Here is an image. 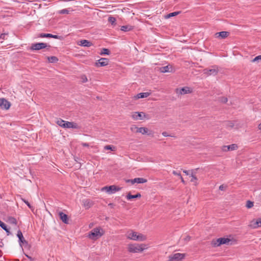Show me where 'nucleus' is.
I'll return each instance as SVG.
<instances>
[{
    "mask_svg": "<svg viewBox=\"0 0 261 261\" xmlns=\"http://www.w3.org/2000/svg\"><path fill=\"white\" fill-rule=\"evenodd\" d=\"M237 243V241L234 239H230L227 238H219L216 240H213L212 241V245L213 247H218L223 244L228 245H232Z\"/></svg>",
    "mask_w": 261,
    "mask_h": 261,
    "instance_id": "1",
    "label": "nucleus"
},
{
    "mask_svg": "<svg viewBox=\"0 0 261 261\" xmlns=\"http://www.w3.org/2000/svg\"><path fill=\"white\" fill-rule=\"evenodd\" d=\"M56 123L60 126L64 128H79L78 124L73 122H69L65 121L61 118L57 120Z\"/></svg>",
    "mask_w": 261,
    "mask_h": 261,
    "instance_id": "2",
    "label": "nucleus"
},
{
    "mask_svg": "<svg viewBox=\"0 0 261 261\" xmlns=\"http://www.w3.org/2000/svg\"><path fill=\"white\" fill-rule=\"evenodd\" d=\"M103 233L104 232L101 228L96 227L89 232L88 237L91 240L95 241L100 238Z\"/></svg>",
    "mask_w": 261,
    "mask_h": 261,
    "instance_id": "3",
    "label": "nucleus"
},
{
    "mask_svg": "<svg viewBox=\"0 0 261 261\" xmlns=\"http://www.w3.org/2000/svg\"><path fill=\"white\" fill-rule=\"evenodd\" d=\"M146 245L142 244H130L128 247V251L129 252L137 253L143 251L146 248Z\"/></svg>",
    "mask_w": 261,
    "mask_h": 261,
    "instance_id": "4",
    "label": "nucleus"
},
{
    "mask_svg": "<svg viewBox=\"0 0 261 261\" xmlns=\"http://www.w3.org/2000/svg\"><path fill=\"white\" fill-rule=\"evenodd\" d=\"M128 238L130 240L141 241H145L146 239V237L143 234L141 233L137 234V233L134 231H132L128 233Z\"/></svg>",
    "mask_w": 261,
    "mask_h": 261,
    "instance_id": "5",
    "label": "nucleus"
},
{
    "mask_svg": "<svg viewBox=\"0 0 261 261\" xmlns=\"http://www.w3.org/2000/svg\"><path fill=\"white\" fill-rule=\"evenodd\" d=\"M48 47V49L50 47L49 45H47L45 43L39 42L32 44L30 49L32 50H38L40 49H44Z\"/></svg>",
    "mask_w": 261,
    "mask_h": 261,
    "instance_id": "6",
    "label": "nucleus"
},
{
    "mask_svg": "<svg viewBox=\"0 0 261 261\" xmlns=\"http://www.w3.org/2000/svg\"><path fill=\"white\" fill-rule=\"evenodd\" d=\"M121 189V188L116 186L115 185H112L110 186H105L102 188L101 190L105 191L108 193L111 194L120 191Z\"/></svg>",
    "mask_w": 261,
    "mask_h": 261,
    "instance_id": "7",
    "label": "nucleus"
},
{
    "mask_svg": "<svg viewBox=\"0 0 261 261\" xmlns=\"http://www.w3.org/2000/svg\"><path fill=\"white\" fill-rule=\"evenodd\" d=\"M17 236L18 238V241L21 247H22V245H24V247H30L28 242L24 239L22 233L20 230H18Z\"/></svg>",
    "mask_w": 261,
    "mask_h": 261,
    "instance_id": "8",
    "label": "nucleus"
},
{
    "mask_svg": "<svg viewBox=\"0 0 261 261\" xmlns=\"http://www.w3.org/2000/svg\"><path fill=\"white\" fill-rule=\"evenodd\" d=\"M219 72L218 67L217 66H213L212 69L205 68L203 70V73L207 75H216Z\"/></svg>",
    "mask_w": 261,
    "mask_h": 261,
    "instance_id": "9",
    "label": "nucleus"
},
{
    "mask_svg": "<svg viewBox=\"0 0 261 261\" xmlns=\"http://www.w3.org/2000/svg\"><path fill=\"white\" fill-rule=\"evenodd\" d=\"M185 254L176 253L169 256L167 261H180L185 257Z\"/></svg>",
    "mask_w": 261,
    "mask_h": 261,
    "instance_id": "10",
    "label": "nucleus"
},
{
    "mask_svg": "<svg viewBox=\"0 0 261 261\" xmlns=\"http://www.w3.org/2000/svg\"><path fill=\"white\" fill-rule=\"evenodd\" d=\"M132 117L134 119H135V120H138V119L143 120L146 118H147V119L148 118V115H146L145 113H144L143 112H137L134 113V114H133L132 115Z\"/></svg>",
    "mask_w": 261,
    "mask_h": 261,
    "instance_id": "11",
    "label": "nucleus"
},
{
    "mask_svg": "<svg viewBox=\"0 0 261 261\" xmlns=\"http://www.w3.org/2000/svg\"><path fill=\"white\" fill-rule=\"evenodd\" d=\"M11 106V103L5 98H0V108L3 110H8Z\"/></svg>",
    "mask_w": 261,
    "mask_h": 261,
    "instance_id": "12",
    "label": "nucleus"
},
{
    "mask_svg": "<svg viewBox=\"0 0 261 261\" xmlns=\"http://www.w3.org/2000/svg\"><path fill=\"white\" fill-rule=\"evenodd\" d=\"M109 60L108 59L101 58L95 63L97 67H102L108 65Z\"/></svg>",
    "mask_w": 261,
    "mask_h": 261,
    "instance_id": "13",
    "label": "nucleus"
},
{
    "mask_svg": "<svg viewBox=\"0 0 261 261\" xmlns=\"http://www.w3.org/2000/svg\"><path fill=\"white\" fill-rule=\"evenodd\" d=\"M38 37L41 38H52L58 39H60L61 37L60 36L53 35L49 33H41L39 34Z\"/></svg>",
    "mask_w": 261,
    "mask_h": 261,
    "instance_id": "14",
    "label": "nucleus"
},
{
    "mask_svg": "<svg viewBox=\"0 0 261 261\" xmlns=\"http://www.w3.org/2000/svg\"><path fill=\"white\" fill-rule=\"evenodd\" d=\"M77 44L80 46L84 47H90L92 46L93 44L92 42L88 40H81L77 42Z\"/></svg>",
    "mask_w": 261,
    "mask_h": 261,
    "instance_id": "15",
    "label": "nucleus"
},
{
    "mask_svg": "<svg viewBox=\"0 0 261 261\" xmlns=\"http://www.w3.org/2000/svg\"><path fill=\"white\" fill-rule=\"evenodd\" d=\"M238 148L237 144H232L229 145L223 146L222 150L224 151H228L229 150H234L237 149Z\"/></svg>",
    "mask_w": 261,
    "mask_h": 261,
    "instance_id": "16",
    "label": "nucleus"
},
{
    "mask_svg": "<svg viewBox=\"0 0 261 261\" xmlns=\"http://www.w3.org/2000/svg\"><path fill=\"white\" fill-rule=\"evenodd\" d=\"M229 35V32L226 31H222L216 33L215 35L216 38L220 39H225Z\"/></svg>",
    "mask_w": 261,
    "mask_h": 261,
    "instance_id": "17",
    "label": "nucleus"
},
{
    "mask_svg": "<svg viewBox=\"0 0 261 261\" xmlns=\"http://www.w3.org/2000/svg\"><path fill=\"white\" fill-rule=\"evenodd\" d=\"M192 92V89L189 87H184L179 90V93L181 95L191 93Z\"/></svg>",
    "mask_w": 261,
    "mask_h": 261,
    "instance_id": "18",
    "label": "nucleus"
},
{
    "mask_svg": "<svg viewBox=\"0 0 261 261\" xmlns=\"http://www.w3.org/2000/svg\"><path fill=\"white\" fill-rule=\"evenodd\" d=\"M59 216L60 217V219L63 223L68 224V216L67 215L64 214L62 212H60L59 213Z\"/></svg>",
    "mask_w": 261,
    "mask_h": 261,
    "instance_id": "19",
    "label": "nucleus"
},
{
    "mask_svg": "<svg viewBox=\"0 0 261 261\" xmlns=\"http://www.w3.org/2000/svg\"><path fill=\"white\" fill-rule=\"evenodd\" d=\"M160 70L162 73L170 72L172 71V66L170 65L160 67Z\"/></svg>",
    "mask_w": 261,
    "mask_h": 261,
    "instance_id": "20",
    "label": "nucleus"
},
{
    "mask_svg": "<svg viewBox=\"0 0 261 261\" xmlns=\"http://www.w3.org/2000/svg\"><path fill=\"white\" fill-rule=\"evenodd\" d=\"M150 93L148 92H142V93H140L137 94L136 95H135L134 97L135 99H138L139 98H143L147 97L148 96H149L150 95Z\"/></svg>",
    "mask_w": 261,
    "mask_h": 261,
    "instance_id": "21",
    "label": "nucleus"
},
{
    "mask_svg": "<svg viewBox=\"0 0 261 261\" xmlns=\"http://www.w3.org/2000/svg\"><path fill=\"white\" fill-rule=\"evenodd\" d=\"M141 197V195L140 193H137L136 195H132L130 193H128L126 195V198L128 200L132 199L139 198Z\"/></svg>",
    "mask_w": 261,
    "mask_h": 261,
    "instance_id": "22",
    "label": "nucleus"
},
{
    "mask_svg": "<svg viewBox=\"0 0 261 261\" xmlns=\"http://www.w3.org/2000/svg\"><path fill=\"white\" fill-rule=\"evenodd\" d=\"M7 222L11 224L16 225L17 224V220L13 217L9 216L7 218Z\"/></svg>",
    "mask_w": 261,
    "mask_h": 261,
    "instance_id": "23",
    "label": "nucleus"
},
{
    "mask_svg": "<svg viewBox=\"0 0 261 261\" xmlns=\"http://www.w3.org/2000/svg\"><path fill=\"white\" fill-rule=\"evenodd\" d=\"M0 226L6 232L8 236H9L11 233L9 229L7 228V226L6 225V224L3 222L1 220Z\"/></svg>",
    "mask_w": 261,
    "mask_h": 261,
    "instance_id": "24",
    "label": "nucleus"
},
{
    "mask_svg": "<svg viewBox=\"0 0 261 261\" xmlns=\"http://www.w3.org/2000/svg\"><path fill=\"white\" fill-rule=\"evenodd\" d=\"M134 181L135 182V183L143 184L146 182L147 180L142 177H137L134 179Z\"/></svg>",
    "mask_w": 261,
    "mask_h": 261,
    "instance_id": "25",
    "label": "nucleus"
},
{
    "mask_svg": "<svg viewBox=\"0 0 261 261\" xmlns=\"http://www.w3.org/2000/svg\"><path fill=\"white\" fill-rule=\"evenodd\" d=\"M148 128L146 127H138L136 130V133H141L143 135H145L148 132Z\"/></svg>",
    "mask_w": 261,
    "mask_h": 261,
    "instance_id": "26",
    "label": "nucleus"
},
{
    "mask_svg": "<svg viewBox=\"0 0 261 261\" xmlns=\"http://www.w3.org/2000/svg\"><path fill=\"white\" fill-rule=\"evenodd\" d=\"M133 27L130 25H123L121 27L120 30L123 32H128L133 30Z\"/></svg>",
    "mask_w": 261,
    "mask_h": 261,
    "instance_id": "27",
    "label": "nucleus"
},
{
    "mask_svg": "<svg viewBox=\"0 0 261 261\" xmlns=\"http://www.w3.org/2000/svg\"><path fill=\"white\" fill-rule=\"evenodd\" d=\"M47 60L49 63H57L59 61L58 58L56 56L48 57Z\"/></svg>",
    "mask_w": 261,
    "mask_h": 261,
    "instance_id": "28",
    "label": "nucleus"
},
{
    "mask_svg": "<svg viewBox=\"0 0 261 261\" xmlns=\"http://www.w3.org/2000/svg\"><path fill=\"white\" fill-rule=\"evenodd\" d=\"M84 205L87 208L90 207L92 205V201L89 199H85L83 200Z\"/></svg>",
    "mask_w": 261,
    "mask_h": 261,
    "instance_id": "29",
    "label": "nucleus"
},
{
    "mask_svg": "<svg viewBox=\"0 0 261 261\" xmlns=\"http://www.w3.org/2000/svg\"><path fill=\"white\" fill-rule=\"evenodd\" d=\"M110 53H111L110 50L109 49L106 48H103L101 50V52H100V54L101 55H109L110 54Z\"/></svg>",
    "mask_w": 261,
    "mask_h": 261,
    "instance_id": "30",
    "label": "nucleus"
},
{
    "mask_svg": "<svg viewBox=\"0 0 261 261\" xmlns=\"http://www.w3.org/2000/svg\"><path fill=\"white\" fill-rule=\"evenodd\" d=\"M225 126L227 128H231L234 126V123L232 121H228L225 122Z\"/></svg>",
    "mask_w": 261,
    "mask_h": 261,
    "instance_id": "31",
    "label": "nucleus"
},
{
    "mask_svg": "<svg viewBox=\"0 0 261 261\" xmlns=\"http://www.w3.org/2000/svg\"><path fill=\"white\" fill-rule=\"evenodd\" d=\"M192 172V173H191V177H192V178L191 179V182H195V185L196 186L197 185V182H196V181L197 180V178L196 177V176L193 174V170H192L191 171Z\"/></svg>",
    "mask_w": 261,
    "mask_h": 261,
    "instance_id": "32",
    "label": "nucleus"
},
{
    "mask_svg": "<svg viewBox=\"0 0 261 261\" xmlns=\"http://www.w3.org/2000/svg\"><path fill=\"white\" fill-rule=\"evenodd\" d=\"M261 226V218H258L257 220H256V222L254 224L253 227L254 228H257L258 227Z\"/></svg>",
    "mask_w": 261,
    "mask_h": 261,
    "instance_id": "33",
    "label": "nucleus"
},
{
    "mask_svg": "<svg viewBox=\"0 0 261 261\" xmlns=\"http://www.w3.org/2000/svg\"><path fill=\"white\" fill-rule=\"evenodd\" d=\"M104 149L105 150H110L112 151H114L116 149V147L113 145H106L104 147Z\"/></svg>",
    "mask_w": 261,
    "mask_h": 261,
    "instance_id": "34",
    "label": "nucleus"
},
{
    "mask_svg": "<svg viewBox=\"0 0 261 261\" xmlns=\"http://www.w3.org/2000/svg\"><path fill=\"white\" fill-rule=\"evenodd\" d=\"M179 13H180V12H179V11L172 12V13H170L168 14L167 15V18H170V17H173V16H176L177 15H178Z\"/></svg>",
    "mask_w": 261,
    "mask_h": 261,
    "instance_id": "35",
    "label": "nucleus"
},
{
    "mask_svg": "<svg viewBox=\"0 0 261 261\" xmlns=\"http://www.w3.org/2000/svg\"><path fill=\"white\" fill-rule=\"evenodd\" d=\"M253 202L250 201V200H248L247 201V203H246V207L248 208H251L252 207H253Z\"/></svg>",
    "mask_w": 261,
    "mask_h": 261,
    "instance_id": "36",
    "label": "nucleus"
},
{
    "mask_svg": "<svg viewBox=\"0 0 261 261\" xmlns=\"http://www.w3.org/2000/svg\"><path fill=\"white\" fill-rule=\"evenodd\" d=\"M108 21L109 22H110L112 24H114L116 22V18L114 17H109L108 18Z\"/></svg>",
    "mask_w": 261,
    "mask_h": 261,
    "instance_id": "37",
    "label": "nucleus"
},
{
    "mask_svg": "<svg viewBox=\"0 0 261 261\" xmlns=\"http://www.w3.org/2000/svg\"><path fill=\"white\" fill-rule=\"evenodd\" d=\"M259 61H261V55L256 56L255 57L252 61V62H259Z\"/></svg>",
    "mask_w": 261,
    "mask_h": 261,
    "instance_id": "38",
    "label": "nucleus"
},
{
    "mask_svg": "<svg viewBox=\"0 0 261 261\" xmlns=\"http://www.w3.org/2000/svg\"><path fill=\"white\" fill-rule=\"evenodd\" d=\"M219 100L223 103H225L227 102L228 99L226 97H221L219 98Z\"/></svg>",
    "mask_w": 261,
    "mask_h": 261,
    "instance_id": "39",
    "label": "nucleus"
},
{
    "mask_svg": "<svg viewBox=\"0 0 261 261\" xmlns=\"http://www.w3.org/2000/svg\"><path fill=\"white\" fill-rule=\"evenodd\" d=\"M69 11L66 9H62L60 11V13L62 14H68Z\"/></svg>",
    "mask_w": 261,
    "mask_h": 261,
    "instance_id": "40",
    "label": "nucleus"
},
{
    "mask_svg": "<svg viewBox=\"0 0 261 261\" xmlns=\"http://www.w3.org/2000/svg\"><path fill=\"white\" fill-rule=\"evenodd\" d=\"M8 33H2L0 35V39L2 40L6 39V37L8 36Z\"/></svg>",
    "mask_w": 261,
    "mask_h": 261,
    "instance_id": "41",
    "label": "nucleus"
},
{
    "mask_svg": "<svg viewBox=\"0 0 261 261\" xmlns=\"http://www.w3.org/2000/svg\"><path fill=\"white\" fill-rule=\"evenodd\" d=\"M22 200L28 205V206L30 208H32L33 207V206H31V205L30 204V203L28 202V201L26 200L25 199H23L22 198Z\"/></svg>",
    "mask_w": 261,
    "mask_h": 261,
    "instance_id": "42",
    "label": "nucleus"
},
{
    "mask_svg": "<svg viewBox=\"0 0 261 261\" xmlns=\"http://www.w3.org/2000/svg\"><path fill=\"white\" fill-rule=\"evenodd\" d=\"M81 78L83 80V81H82L83 83H85V82H87V81H88L87 78L85 75H82Z\"/></svg>",
    "mask_w": 261,
    "mask_h": 261,
    "instance_id": "43",
    "label": "nucleus"
},
{
    "mask_svg": "<svg viewBox=\"0 0 261 261\" xmlns=\"http://www.w3.org/2000/svg\"><path fill=\"white\" fill-rule=\"evenodd\" d=\"M137 128H138V127L137 126H136V125H133L131 127H130V129L132 132H134L135 130H137Z\"/></svg>",
    "mask_w": 261,
    "mask_h": 261,
    "instance_id": "44",
    "label": "nucleus"
},
{
    "mask_svg": "<svg viewBox=\"0 0 261 261\" xmlns=\"http://www.w3.org/2000/svg\"><path fill=\"white\" fill-rule=\"evenodd\" d=\"M162 135L164 137H168V136H170V137H173L171 135H168V133L167 132H164L162 133Z\"/></svg>",
    "mask_w": 261,
    "mask_h": 261,
    "instance_id": "45",
    "label": "nucleus"
},
{
    "mask_svg": "<svg viewBox=\"0 0 261 261\" xmlns=\"http://www.w3.org/2000/svg\"><path fill=\"white\" fill-rule=\"evenodd\" d=\"M173 174L175 175H177L179 177H180L181 176L180 173H178L177 171H173Z\"/></svg>",
    "mask_w": 261,
    "mask_h": 261,
    "instance_id": "46",
    "label": "nucleus"
},
{
    "mask_svg": "<svg viewBox=\"0 0 261 261\" xmlns=\"http://www.w3.org/2000/svg\"><path fill=\"white\" fill-rule=\"evenodd\" d=\"M226 189V187L224 186L223 185L220 186L219 189L221 191H224Z\"/></svg>",
    "mask_w": 261,
    "mask_h": 261,
    "instance_id": "47",
    "label": "nucleus"
},
{
    "mask_svg": "<svg viewBox=\"0 0 261 261\" xmlns=\"http://www.w3.org/2000/svg\"><path fill=\"white\" fill-rule=\"evenodd\" d=\"M81 145H82L83 147H89V145L87 143L82 142L81 143Z\"/></svg>",
    "mask_w": 261,
    "mask_h": 261,
    "instance_id": "48",
    "label": "nucleus"
},
{
    "mask_svg": "<svg viewBox=\"0 0 261 261\" xmlns=\"http://www.w3.org/2000/svg\"><path fill=\"white\" fill-rule=\"evenodd\" d=\"M191 239V237L190 236H187L185 239V241H186V242H188L189 241H190Z\"/></svg>",
    "mask_w": 261,
    "mask_h": 261,
    "instance_id": "49",
    "label": "nucleus"
},
{
    "mask_svg": "<svg viewBox=\"0 0 261 261\" xmlns=\"http://www.w3.org/2000/svg\"><path fill=\"white\" fill-rule=\"evenodd\" d=\"M25 254V256L27 257H28L30 260H33V258L32 257H31L30 256L28 255L27 254Z\"/></svg>",
    "mask_w": 261,
    "mask_h": 261,
    "instance_id": "50",
    "label": "nucleus"
},
{
    "mask_svg": "<svg viewBox=\"0 0 261 261\" xmlns=\"http://www.w3.org/2000/svg\"><path fill=\"white\" fill-rule=\"evenodd\" d=\"M127 182H130L132 183V184H134L135 183V182L134 181V179H128L127 180Z\"/></svg>",
    "mask_w": 261,
    "mask_h": 261,
    "instance_id": "51",
    "label": "nucleus"
},
{
    "mask_svg": "<svg viewBox=\"0 0 261 261\" xmlns=\"http://www.w3.org/2000/svg\"><path fill=\"white\" fill-rule=\"evenodd\" d=\"M183 172L187 175L189 174V171L188 170H183Z\"/></svg>",
    "mask_w": 261,
    "mask_h": 261,
    "instance_id": "52",
    "label": "nucleus"
},
{
    "mask_svg": "<svg viewBox=\"0 0 261 261\" xmlns=\"http://www.w3.org/2000/svg\"><path fill=\"white\" fill-rule=\"evenodd\" d=\"M180 179H181V182H182L183 184H185V181L184 180V178H182V176H181L180 177Z\"/></svg>",
    "mask_w": 261,
    "mask_h": 261,
    "instance_id": "53",
    "label": "nucleus"
},
{
    "mask_svg": "<svg viewBox=\"0 0 261 261\" xmlns=\"http://www.w3.org/2000/svg\"><path fill=\"white\" fill-rule=\"evenodd\" d=\"M78 160H79V158H77V157H75V158H74V160H75V161H76V162H78Z\"/></svg>",
    "mask_w": 261,
    "mask_h": 261,
    "instance_id": "54",
    "label": "nucleus"
},
{
    "mask_svg": "<svg viewBox=\"0 0 261 261\" xmlns=\"http://www.w3.org/2000/svg\"><path fill=\"white\" fill-rule=\"evenodd\" d=\"M258 127L259 129L261 130V123L258 125Z\"/></svg>",
    "mask_w": 261,
    "mask_h": 261,
    "instance_id": "55",
    "label": "nucleus"
},
{
    "mask_svg": "<svg viewBox=\"0 0 261 261\" xmlns=\"http://www.w3.org/2000/svg\"><path fill=\"white\" fill-rule=\"evenodd\" d=\"M1 244H0V247H2L3 246V245H4V244H3V242H1Z\"/></svg>",
    "mask_w": 261,
    "mask_h": 261,
    "instance_id": "56",
    "label": "nucleus"
},
{
    "mask_svg": "<svg viewBox=\"0 0 261 261\" xmlns=\"http://www.w3.org/2000/svg\"><path fill=\"white\" fill-rule=\"evenodd\" d=\"M112 204H113L112 203H110L109 205H111V206H112Z\"/></svg>",
    "mask_w": 261,
    "mask_h": 261,
    "instance_id": "57",
    "label": "nucleus"
},
{
    "mask_svg": "<svg viewBox=\"0 0 261 261\" xmlns=\"http://www.w3.org/2000/svg\"><path fill=\"white\" fill-rule=\"evenodd\" d=\"M0 261H3V260H0Z\"/></svg>",
    "mask_w": 261,
    "mask_h": 261,
    "instance_id": "58",
    "label": "nucleus"
}]
</instances>
